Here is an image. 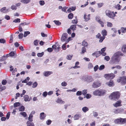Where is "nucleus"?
I'll list each match as a JSON object with an SVG mask.
<instances>
[{
  "mask_svg": "<svg viewBox=\"0 0 126 126\" xmlns=\"http://www.w3.org/2000/svg\"><path fill=\"white\" fill-rule=\"evenodd\" d=\"M10 56H13L15 55V53L13 51H11L9 53Z\"/></svg>",
  "mask_w": 126,
  "mask_h": 126,
  "instance_id": "nucleus-62",
  "label": "nucleus"
},
{
  "mask_svg": "<svg viewBox=\"0 0 126 126\" xmlns=\"http://www.w3.org/2000/svg\"><path fill=\"white\" fill-rule=\"evenodd\" d=\"M96 37L97 38L100 39L99 41L100 42H102L104 39H105V37L103 36H101V35L100 33H98L96 35Z\"/></svg>",
  "mask_w": 126,
  "mask_h": 126,
  "instance_id": "nucleus-8",
  "label": "nucleus"
},
{
  "mask_svg": "<svg viewBox=\"0 0 126 126\" xmlns=\"http://www.w3.org/2000/svg\"><path fill=\"white\" fill-rule=\"evenodd\" d=\"M120 95V93L119 92H113L109 96V98L111 99L116 100L119 98Z\"/></svg>",
  "mask_w": 126,
  "mask_h": 126,
  "instance_id": "nucleus-2",
  "label": "nucleus"
},
{
  "mask_svg": "<svg viewBox=\"0 0 126 126\" xmlns=\"http://www.w3.org/2000/svg\"><path fill=\"white\" fill-rule=\"evenodd\" d=\"M90 14H88L87 17V15L86 14H84V18L85 19V21H88L90 19Z\"/></svg>",
  "mask_w": 126,
  "mask_h": 126,
  "instance_id": "nucleus-15",
  "label": "nucleus"
},
{
  "mask_svg": "<svg viewBox=\"0 0 126 126\" xmlns=\"http://www.w3.org/2000/svg\"><path fill=\"white\" fill-rule=\"evenodd\" d=\"M56 102L58 103H64V101H63L60 98H58Z\"/></svg>",
  "mask_w": 126,
  "mask_h": 126,
  "instance_id": "nucleus-26",
  "label": "nucleus"
},
{
  "mask_svg": "<svg viewBox=\"0 0 126 126\" xmlns=\"http://www.w3.org/2000/svg\"><path fill=\"white\" fill-rule=\"evenodd\" d=\"M98 68V66L97 65H96L94 67V70L96 71L97 70Z\"/></svg>",
  "mask_w": 126,
  "mask_h": 126,
  "instance_id": "nucleus-60",
  "label": "nucleus"
},
{
  "mask_svg": "<svg viewBox=\"0 0 126 126\" xmlns=\"http://www.w3.org/2000/svg\"><path fill=\"white\" fill-rule=\"evenodd\" d=\"M5 40L4 39H0V42L1 43L4 44L5 43Z\"/></svg>",
  "mask_w": 126,
  "mask_h": 126,
  "instance_id": "nucleus-48",
  "label": "nucleus"
},
{
  "mask_svg": "<svg viewBox=\"0 0 126 126\" xmlns=\"http://www.w3.org/2000/svg\"><path fill=\"white\" fill-rule=\"evenodd\" d=\"M96 20L98 22L101 20L100 17L99 16H97L96 17Z\"/></svg>",
  "mask_w": 126,
  "mask_h": 126,
  "instance_id": "nucleus-40",
  "label": "nucleus"
},
{
  "mask_svg": "<svg viewBox=\"0 0 126 126\" xmlns=\"http://www.w3.org/2000/svg\"><path fill=\"white\" fill-rule=\"evenodd\" d=\"M25 107L24 106H21L19 108V110L20 111H23L24 110Z\"/></svg>",
  "mask_w": 126,
  "mask_h": 126,
  "instance_id": "nucleus-38",
  "label": "nucleus"
},
{
  "mask_svg": "<svg viewBox=\"0 0 126 126\" xmlns=\"http://www.w3.org/2000/svg\"><path fill=\"white\" fill-rule=\"evenodd\" d=\"M67 33H63L62 36L61 38V40L62 42H63L64 41H67L68 39L67 40Z\"/></svg>",
  "mask_w": 126,
  "mask_h": 126,
  "instance_id": "nucleus-9",
  "label": "nucleus"
},
{
  "mask_svg": "<svg viewBox=\"0 0 126 126\" xmlns=\"http://www.w3.org/2000/svg\"><path fill=\"white\" fill-rule=\"evenodd\" d=\"M122 51L124 53H126V45H124L121 48Z\"/></svg>",
  "mask_w": 126,
  "mask_h": 126,
  "instance_id": "nucleus-18",
  "label": "nucleus"
},
{
  "mask_svg": "<svg viewBox=\"0 0 126 126\" xmlns=\"http://www.w3.org/2000/svg\"><path fill=\"white\" fill-rule=\"evenodd\" d=\"M67 85V83L65 81L61 83V85L63 86H65Z\"/></svg>",
  "mask_w": 126,
  "mask_h": 126,
  "instance_id": "nucleus-59",
  "label": "nucleus"
},
{
  "mask_svg": "<svg viewBox=\"0 0 126 126\" xmlns=\"http://www.w3.org/2000/svg\"><path fill=\"white\" fill-rule=\"evenodd\" d=\"M24 100L26 102L30 101L32 99L31 97L29 98V96L27 95H26L24 96Z\"/></svg>",
  "mask_w": 126,
  "mask_h": 126,
  "instance_id": "nucleus-12",
  "label": "nucleus"
},
{
  "mask_svg": "<svg viewBox=\"0 0 126 126\" xmlns=\"http://www.w3.org/2000/svg\"><path fill=\"white\" fill-rule=\"evenodd\" d=\"M30 79V78L29 77H27L26 79H25L24 80H23L22 81V83H27V82L29 81V80Z\"/></svg>",
  "mask_w": 126,
  "mask_h": 126,
  "instance_id": "nucleus-30",
  "label": "nucleus"
},
{
  "mask_svg": "<svg viewBox=\"0 0 126 126\" xmlns=\"http://www.w3.org/2000/svg\"><path fill=\"white\" fill-rule=\"evenodd\" d=\"M101 34L103 35V36L105 37L107 35V32L104 29L102 31Z\"/></svg>",
  "mask_w": 126,
  "mask_h": 126,
  "instance_id": "nucleus-21",
  "label": "nucleus"
},
{
  "mask_svg": "<svg viewBox=\"0 0 126 126\" xmlns=\"http://www.w3.org/2000/svg\"><path fill=\"white\" fill-rule=\"evenodd\" d=\"M123 54L120 51H118L114 54L110 61V63L111 65L115 64L119 62L118 58L119 56H123Z\"/></svg>",
  "mask_w": 126,
  "mask_h": 126,
  "instance_id": "nucleus-1",
  "label": "nucleus"
},
{
  "mask_svg": "<svg viewBox=\"0 0 126 126\" xmlns=\"http://www.w3.org/2000/svg\"><path fill=\"white\" fill-rule=\"evenodd\" d=\"M82 94V92L80 91H78L76 93V95L78 96L81 95Z\"/></svg>",
  "mask_w": 126,
  "mask_h": 126,
  "instance_id": "nucleus-57",
  "label": "nucleus"
},
{
  "mask_svg": "<svg viewBox=\"0 0 126 126\" xmlns=\"http://www.w3.org/2000/svg\"><path fill=\"white\" fill-rule=\"evenodd\" d=\"M33 116L32 114H30V115L29 116L28 118V119L29 121L30 122H32L33 121V120L32 119V118L33 117Z\"/></svg>",
  "mask_w": 126,
  "mask_h": 126,
  "instance_id": "nucleus-34",
  "label": "nucleus"
},
{
  "mask_svg": "<svg viewBox=\"0 0 126 126\" xmlns=\"http://www.w3.org/2000/svg\"><path fill=\"white\" fill-rule=\"evenodd\" d=\"M28 126H34V124L32 123H31L28 121L27 123Z\"/></svg>",
  "mask_w": 126,
  "mask_h": 126,
  "instance_id": "nucleus-33",
  "label": "nucleus"
},
{
  "mask_svg": "<svg viewBox=\"0 0 126 126\" xmlns=\"http://www.w3.org/2000/svg\"><path fill=\"white\" fill-rule=\"evenodd\" d=\"M121 102V101L120 100L118 101L115 104H113V106L116 107L121 106H122Z\"/></svg>",
  "mask_w": 126,
  "mask_h": 126,
  "instance_id": "nucleus-11",
  "label": "nucleus"
},
{
  "mask_svg": "<svg viewBox=\"0 0 126 126\" xmlns=\"http://www.w3.org/2000/svg\"><path fill=\"white\" fill-rule=\"evenodd\" d=\"M115 122L118 124H123L126 123V118H120L116 120Z\"/></svg>",
  "mask_w": 126,
  "mask_h": 126,
  "instance_id": "nucleus-6",
  "label": "nucleus"
},
{
  "mask_svg": "<svg viewBox=\"0 0 126 126\" xmlns=\"http://www.w3.org/2000/svg\"><path fill=\"white\" fill-rule=\"evenodd\" d=\"M72 31L73 32H74L77 29L76 25H71L70 27Z\"/></svg>",
  "mask_w": 126,
  "mask_h": 126,
  "instance_id": "nucleus-16",
  "label": "nucleus"
},
{
  "mask_svg": "<svg viewBox=\"0 0 126 126\" xmlns=\"http://www.w3.org/2000/svg\"><path fill=\"white\" fill-rule=\"evenodd\" d=\"M101 85V83L99 82H94L92 84V87L94 88H97Z\"/></svg>",
  "mask_w": 126,
  "mask_h": 126,
  "instance_id": "nucleus-10",
  "label": "nucleus"
},
{
  "mask_svg": "<svg viewBox=\"0 0 126 126\" xmlns=\"http://www.w3.org/2000/svg\"><path fill=\"white\" fill-rule=\"evenodd\" d=\"M30 33V32L29 31L25 32H24V36L26 37Z\"/></svg>",
  "mask_w": 126,
  "mask_h": 126,
  "instance_id": "nucleus-37",
  "label": "nucleus"
},
{
  "mask_svg": "<svg viewBox=\"0 0 126 126\" xmlns=\"http://www.w3.org/2000/svg\"><path fill=\"white\" fill-rule=\"evenodd\" d=\"M87 80L88 82H90L93 81V79L91 77H88L87 78Z\"/></svg>",
  "mask_w": 126,
  "mask_h": 126,
  "instance_id": "nucleus-23",
  "label": "nucleus"
},
{
  "mask_svg": "<svg viewBox=\"0 0 126 126\" xmlns=\"http://www.w3.org/2000/svg\"><path fill=\"white\" fill-rule=\"evenodd\" d=\"M105 13L107 16L110 18L114 19V17L116 16V15L114 14V12L107 10L105 11Z\"/></svg>",
  "mask_w": 126,
  "mask_h": 126,
  "instance_id": "nucleus-4",
  "label": "nucleus"
},
{
  "mask_svg": "<svg viewBox=\"0 0 126 126\" xmlns=\"http://www.w3.org/2000/svg\"><path fill=\"white\" fill-rule=\"evenodd\" d=\"M88 45V44L86 41V40H84L82 42V46H84L85 47H87Z\"/></svg>",
  "mask_w": 126,
  "mask_h": 126,
  "instance_id": "nucleus-17",
  "label": "nucleus"
},
{
  "mask_svg": "<svg viewBox=\"0 0 126 126\" xmlns=\"http://www.w3.org/2000/svg\"><path fill=\"white\" fill-rule=\"evenodd\" d=\"M120 30L122 33H125L126 32V28L121 27Z\"/></svg>",
  "mask_w": 126,
  "mask_h": 126,
  "instance_id": "nucleus-29",
  "label": "nucleus"
},
{
  "mask_svg": "<svg viewBox=\"0 0 126 126\" xmlns=\"http://www.w3.org/2000/svg\"><path fill=\"white\" fill-rule=\"evenodd\" d=\"M121 6L119 4H117V5L115 6V8L119 10L121 9Z\"/></svg>",
  "mask_w": 126,
  "mask_h": 126,
  "instance_id": "nucleus-43",
  "label": "nucleus"
},
{
  "mask_svg": "<svg viewBox=\"0 0 126 126\" xmlns=\"http://www.w3.org/2000/svg\"><path fill=\"white\" fill-rule=\"evenodd\" d=\"M106 92V91L102 89H97L94 91L93 94L96 96H102L104 95Z\"/></svg>",
  "mask_w": 126,
  "mask_h": 126,
  "instance_id": "nucleus-3",
  "label": "nucleus"
},
{
  "mask_svg": "<svg viewBox=\"0 0 126 126\" xmlns=\"http://www.w3.org/2000/svg\"><path fill=\"white\" fill-rule=\"evenodd\" d=\"M80 115L79 114H76L74 117V119L75 120H78L79 117H80Z\"/></svg>",
  "mask_w": 126,
  "mask_h": 126,
  "instance_id": "nucleus-24",
  "label": "nucleus"
},
{
  "mask_svg": "<svg viewBox=\"0 0 126 126\" xmlns=\"http://www.w3.org/2000/svg\"><path fill=\"white\" fill-rule=\"evenodd\" d=\"M115 75L113 73L107 74L104 75V77L108 79H113L115 77Z\"/></svg>",
  "mask_w": 126,
  "mask_h": 126,
  "instance_id": "nucleus-7",
  "label": "nucleus"
},
{
  "mask_svg": "<svg viewBox=\"0 0 126 126\" xmlns=\"http://www.w3.org/2000/svg\"><path fill=\"white\" fill-rule=\"evenodd\" d=\"M37 85L38 84L37 82H35L33 83L32 87L33 88H35L37 86Z\"/></svg>",
  "mask_w": 126,
  "mask_h": 126,
  "instance_id": "nucleus-55",
  "label": "nucleus"
},
{
  "mask_svg": "<svg viewBox=\"0 0 126 126\" xmlns=\"http://www.w3.org/2000/svg\"><path fill=\"white\" fill-rule=\"evenodd\" d=\"M104 3H100L97 4L98 7V8H100L102 7L104 5Z\"/></svg>",
  "mask_w": 126,
  "mask_h": 126,
  "instance_id": "nucleus-41",
  "label": "nucleus"
},
{
  "mask_svg": "<svg viewBox=\"0 0 126 126\" xmlns=\"http://www.w3.org/2000/svg\"><path fill=\"white\" fill-rule=\"evenodd\" d=\"M68 17L69 19H72L73 17V14L72 13H70L68 15Z\"/></svg>",
  "mask_w": 126,
  "mask_h": 126,
  "instance_id": "nucleus-32",
  "label": "nucleus"
},
{
  "mask_svg": "<svg viewBox=\"0 0 126 126\" xmlns=\"http://www.w3.org/2000/svg\"><path fill=\"white\" fill-rule=\"evenodd\" d=\"M82 94L84 95H85L87 93V90H84L83 91Z\"/></svg>",
  "mask_w": 126,
  "mask_h": 126,
  "instance_id": "nucleus-51",
  "label": "nucleus"
},
{
  "mask_svg": "<svg viewBox=\"0 0 126 126\" xmlns=\"http://www.w3.org/2000/svg\"><path fill=\"white\" fill-rule=\"evenodd\" d=\"M86 51V49L84 47H82L81 49V54L84 53Z\"/></svg>",
  "mask_w": 126,
  "mask_h": 126,
  "instance_id": "nucleus-28",
  "label": "nucleus"
},
{
  "mask_svg": "<svg viewBox=\"0 0 126 126\" xmlns=\"http://www.w3.org/2000/svg\"><path fill=\"white\" fill-rule=\"evenodd\" d=\"M46 116L45 115V113L44 112H42L40 114V119L41 120L44 119L45 118Z\"/></svg>",
  "mask_w": 126,
  "mask_h": 126,
  "instance_id": "nucleus-20",
  "label": "nucleus"
},
{
  "mask_svg": "<svg viewBox=\"0 0 126 126\" xmlns=\"http://www.w3.org/2000/svg\"><path fill=\"white\" fill-rule=\"evenodd\" d=\"M13 37L12 35L10 36V40L9 41L10 43H11L13 42Z\"/></svg>",
  "mask_w": 126,
  "mask_h": 126,
  "instance_id": "nucleus-54",
  "label": "nucleus"
},
{
  "mask_svg": "<svg viewBox=\"0 0 126 126\" xmlns=\"http://www.w3.org/2000/svg\"><path fill=\"white\" fill-rule=\"evenodd\" d=\"M53 21L56 25L59 26L61 24V23L59 21L54 20Z\"/></svg>",
  "mask_w": 126,
  "mask_h": 126,
  "instance_id": "nucleus-31",
  "label": "nucleus"
},
{
  "mask_svg": "<svg viewBox=\"0 0 126 126\" xmlns=\"http://www.w3.org/2000/svg\"><path fill=\"white\" fill-rule=\"evenodd\" d=\"M7 83V81L6 80H3L2 81V84L3 85H5Z\"/></svg>",
  "mask_w": 126,
  "mask_h": 126,
  "instance_id": "nucleus-61",
  "label": "nucleus"
},
{
  "mask_svg": "<svg viewBox=\"0 0 126 126\" xmlns=\"http://www.w3.org/2000/svg\"><path fill=\"white\" fill-rule=\"evenodd\" d=\"M88 108L86 107H83L82 109V110L84 112H86L89 110Z\"/></svg>",
  "mask_w": 126,
  "mask_h": 126,
  "instance_id": "nucleus-22",
  "label": "nucleus"
},
{
  "mask_svg": "<svg viewBox=\"0 0 126 126\" xmlns=\"http://www.w3.org/2000/svg\"><path fill=\"white\" fill-rule=\"evenodd\" d=\"M72 23L73 24H77L78 23L77 19H74L72 20Z\"/></svg>",
  "mask_w": 126,
  "mask_h": 126,
  "instance_id": "nucleus-47",
  "label": "nucleus"
},
{
  "mask_svg": "<svg viewBox=\"0 0 126 126\" xmlns=\"http://www.w3.org/2000/svg\"><path fill=\"white\" fill-rule=\"evenodd\" d=\"M44 54V52H42L41 53H38L37 54V55L38 57H40L42 56Z\"/></svg>",
  "mask_w": 126,
  "mask_h": 126,
  "instance_id": "nucleus-53",
  "label": "nucleus"
},
{
  "mask_svg": "<svg viewBox=\"0 0 126 126\" xmlns=\"http://www.w3.org/2000/svg\"><path fill=\"white\" fill-rule=\"evenodd\" d=\"M70 37L68 38L67 40L66 41L65 44H64L63 45L62 47V48L63 50H65L66 49V48L65 46L66 44L68 43L69 42V41H70Z\"/></svg>",
  "mask_w": 126,
  "mask_h": 126,
  "instance_id": "nucleus-14",
  "label": "nucleus"
},
{
  "mask_svg": "<svg viewBox=\"0 0 126 126\" xmlns=\"http://www.w3.org/2000/svg\"><path fill=\"white\" fill-rule=\"evenodd\" d=\"M107 84L110 87L113 86L114 85L113 81L111 80H110L109 82H107Z\"/></svg>",
  "mask_w": 126,
  "mask_h": 126,
  "instance_id": "nucleus-19",
  "label": "nucleus"
},
{
  "mask_svg": "<svg viewBox=\"0 0 126 126\" xmlns=\"http://www.w3.org/2000/svg\"><path fill=\"white\" fill-rule=\"evenodd\" d=\"M117 81L118 83L121 82L122 85H125L126 83V77L123 76L120 77L117 79Z\"/></svg>",
  "mask_w": 126,
  "mask_h": 126,
  "instance_id": "nucleus-5",
  "label": "nucleus"
},
{
  "mask_svg": "<svg viewBox=\"0 0 126 126\" xmlns=\"http://www.w3.org/2000/svg\"><path fill=\"white\" fill-rule=\"evenodd\" d=\"M110 57L108 56H106L105 57L104 59L107 61H108L110 59Z\"/></svg>",
  "mask_w": 126,
  "mask_h": 126,
  "instance_id": "nucleus-58",
  "label": "nucleus"
},
{
  "mask_svg": "<svg viewBox=\"0 0 126 126\" xmlns=\"http://www.w3.org/2000/svg\"><path fill=\"white\" fill-rule=\"evenodd\" d=\"M31 0H21V2L27 4Z\"/></svg>",
  "mask_w": 126,
  "mask_h": 126,
  "instance_id": "nucleus-27",
  "label": "nucleus"
},
{
  "mask_svg": "<svg viewBox=\"0 0 126 126\" xmlns=\"http://www.w3.org/2000/svg\"><path fill=\"white\" fill-rule=\"evenodd\" d=\"M20 114L21 115L23 116L24 117H26L27 116V114L26 112H21L20 113Z\"/></svg>",
  "mask_w": 126,
  "mask_h": 126,
  "instance_id": "nucleus-49",
  "label": "nucleus"
},
{
  "mask_svg": "<svg viewBox=\"0 0 126 126\" xmlns=\"http://www.w3.org/2000/svg\"><path fill=\"white\" fill-rule=\"evenodd\" d=\"M29 24V23H27L26 22L21 23L20 24V25L21 26H24L25 25H28Z\"/></svg>",
  "mask_w": 126,
  "mask_h": 126,
  "instance_id": "nucleus-52",
  "label": "nucleus"
},
{
  "mask_svg": "<svg viewBox=\"0 0 126 126\" xmlns=\"http://www.w3.org/2000/svg\"><path fill=\"white\" fill-rule=\"evenodd\" d=\"M11 8L12 9V10H16L17 9V8L16 7V6H15V5H12L11 6Z\"/></svg>",
  "mask_w": 126,
  "mask_h": 126,
  "instance_id": "nucleus-44",
  "label": "nucleus"
},
{
  "mask_svg": "<svg viewBox=\"0 0 126 126\" xmlns=\"http://www.w3.org/2000/svg\"><path fill=\"white\" fill-rule=\"evenodd\" d=\"M53 72L51 71H45L43 73L45 77H48L50 75L52 74Z\"/></svg>",
  "mask_w": 126,
  "mask_h": 126,
  "instance_id": "nucleus-13",
  "label": "nucleus"
},
{
  "mask_svg": "<svg viewBox=\"0 0 126 126\" xmlns=\"http://www.w3.org/2000/svg\"><path fill=\"white\" fill-rule=\"evenodd\" d=\"M98 22L101 25V27H104V23L102 20H100Z\"/></svg>",
  "mask_w": 126,
  "mask_h": 126,
  "instance_id": "nucleus-50",
  "label": "nucleus"
},
{
  "mask_svg": "<svg viewBox=\"0 0 126 126\" xmlns=\"http://www.w3.org/2000/svg\"><path fill=\"white\" fill-rule=\"evenodd\" d=\"M73 55H69L67 56L66 59L68 60H70L71 59Z\"/></svg>",
  "mask_w": 126,
  "mask_h": 126,
  "instance_id": "nucleus-35",
  "label": "nucleus"
},
{
  "mask_svg": "<svg viewBox=\"0 0 126 126\" xmlns=\"http://www.w3.org/2000/svg\"><path fill=\"white\" fill-rule=\"evenodd\" d=\"M101 52L99 51V53H98L97 52H95L94 53H93L92 54L93 55H95V56H96V57H97L99 55H99V54H100Z\"/></svg>",
  "mask_w": 126,
  "mask_h": 126,
  "instance_id": "nucleus-39",
  "label": "nucleus"
},
{
  "mask_svg": "<svg viewBox=\"0 0 126 126\" xmlns=\"http://www.w3.org/2000/svg\"><path fill=\"white\" fill-rule=\"evenodd\" d=\"M93 67V65L91 63H89L88 65V68L89 69L92 68Z\"/></svg>",
  "mask_w": 126,
  "mask_h": 126,
  "instance_id": "nucleus-42",
  "label": "nucleus"
},
{
  "mask_svg": "<svg viewBox=\"0 0 126 126\" xmlns=\"http://www.w3.org/2000/svg\"><path fill=\"white\" fill-rule=\"evenodd\" d=\"M79 62H77L75 63V66L73 67V68L76 69L80 68V66H77L79 64Z\"/></svg>",
  "mask_w": 126,
  "mask_h": 126,
  "instance_id": "nucleus-25",
  "label": "nucleus"
},
{
  "mask_svg": "<svg viewBox=\"0 0 126 126\" xmlns=\"http://www.w3.org/2000/svg\"><path fill=\"white\" fill-rule=\"evenodd\" d=\"M20 105V103L19 102H16L14 104V107H17L19 106Z\"/></svg>",
  "mask_w": 126,
  "mask_h": 126,
  "instance_id": "nucleus-45",
  "label": "nucleus"
},
{
  "mask_svg": "<svg viewBox=\"0 0 126 126\" xmlns=\"http://www.w3.org/2000/svg\"><path fill=\"white\" fill-rule=\"evenodd\" d=\"M47 92H44L42 94L43 96L44 97H46L47 95Z\"/></svg>",
  "mask_w": 126,
  "mask_h": 126,
  "instance_id": "nucleus-64",
  "label": "nucleus"
},
{
  "mask_svg": "<svg viewBox=\"0 0 126 126\" xmlns=\"http://www.w3.org/2000/svg\"><path fill=\"white\" fill-rule=\"evenodd\" d=\"M39 41L37 40H35L33 42L34 45L35 46H37L38 45V42Z\"/></svg>",
  "mask_w": 126,
  "mask_h": 126,
  "instance_id": "nucleus-36",
  "label": "nucleus"
},
{
  "mask_svg": "<svg viewBox=\"0 0 126 126\" xmlns=\"http://www.w3.org/2000/svg\"><path fill=\"white\" fill-rule=\"evenodd\" d=\"M20 19L19 18H17L15 19L13 21V22L15 23L20 22Z\"/></svg>",
  "mask_w": 126,
  "mask_h": 126,
  "instance_id": "nucleus-46",
  "label": "nucleus"
},
{
  "mask_svg": "<svg viewBox=\"0 0 126 126\" xmlns=\"http://www.w3.org/2000/svg\"><path fill=\"white\" fill-rule=\"evenodd\" d=\"M105 68V66L104 65H101L99 67V69L100 70H102Z\"/></svg>",
  "mask_w": 126,
  "mask_h": 126,
  "instance_id": "nucleus-63",
  "label": "nucleus"
},
{
  "mask_svg": "<svg viewBox=\"0 0 126 126\" xmlns=\"http://www.w3.org/2000/svg\"><path fill=\"white\" fill-rule=\"evenodd\" d=\"M112 24L110 22H107V26L108 27H111L112 26Z\"/></svg>",
  "mask_w": 126,
  "mask_h": 126,
  "instance_id": "nucleus-56",
  "label": "nucleus"
}]
</instances>
